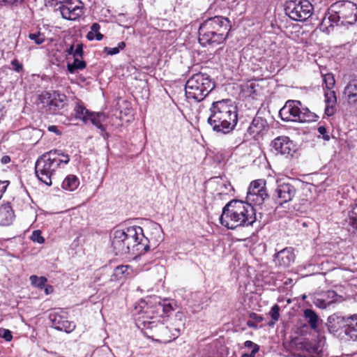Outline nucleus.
<instances>
[{
	"label": "nucleus",
	"mask_w": 357,
	"mask_h": 357,
	"mask_svg": "<svg viewBox=\"0 0 357 357\" xmlns=\"http://www.w3.org/2000/svg\"><path fill=\"white\" fill-rule=\"evenodd\" d=\"M208 123L217 132L227 134L234 130L238 123V109L229 98L212 102Z\"/></svg>",
	"instance_id": "f257e3e1"
},
{
	"label": "nucleus",
	"mask_w": 357,
	"mask_h": 357,
	"mask_svg": "<svg viewBox=\"0 0 357 357\" xmlns=\"http://www.w3.org/2000/svg\"><path fill=\"white\" fill-rule=\"evenodd\" d=\"M256 220L255 209L250 204L234 199L222 208L220 222L229 229L252 225Z\"/></svg>",
	"instance_id": "f03ea898"
},
{
	"label": "nucleus",
	"mask_w": 357,
	"mask_h": 357,
	"mask_svg": "<svg viewBox=\"0 0 357 357\" xmlns=\"http://www.w3.org/2000/svg\"><path fill=\"white\" fill-rule=\"evenodd\" d=\"M356 21V4L350 1H339L328 8L321 23V29L329 33L333 29L334 25H351Z\"/></svg>",
	"instance_id": "7ed1b4c3"
},
{
	"label": "nucleus",
	"mask_w": 357,
	"mask_h": 357,
	"mask_svg": "<svg viewBox=\"0 0 357 357\" xmlns=\"http://www.w3.org/2000/svg\"><path fill=\"white\" fill-rule=\"evenodd\" d=\"M229 20L222 16H215L204 20L199 27L198 40L201 45L216 46L223 43L230 31Z\"/></svg>",
	"instance_id": "20e7f679"
},
{
	"label": "nucleus",
	"mask_w": 357,
	"mask_h": 357,
	"mask_svg": "<svg viewBox=\"0 0 357 357\" xmlns=\"http://www.w3.org/2000/svg\"><path fill=\"white\" fill-rule=\"evenodd\" d=\"M70 162V156L61 150L53 149L40 156L35 165L38 178L48 186L52 184V178L56 171Z\"/></svg>",
	"instance_id": "39448f33"
},
{
	"label": "nucleus",
	"mask_w": 357,
	"mask_h": 357,
	"mask_svg": "<svg viewBox=\"0 0 357 357\" xmlns=\"http://www.w3.org/2000/svg\"><path fill=\"white\" fill-rule=\"evenodd\" d=\"M147 312L139 313L135 318V324L145 336L153 340L167 343L172 340L169 335V330L162 322L152 317L146 316Z\"/></svg>",
	"instance_id": "423d86ee"
},
{
	"label": "nucleus",
	"mask_w": 357,
	"mask_h": 357,
	"mask_svg": "<svg viewBox=\"0 0 357 357\" xmlns=\"http://www.w3.org/2000/svg\"><path fill=\"white\" fill-rule=\"evenodd\" d=\"M211 77L203 73L192 75L185 85V96L188 100L200 102L214 89Z\"/></svg>",
	"instance_id": "0eeeda50"
},
{
	"label": "nucleus",
	"mask_w": 357,
	"mask_h": 357,
	"mask_svg": "<svg viewBox=\"0 0 357 357\" xmlns=\"http://www.w3.org/2000/svg\"><path fill=\"white\" fill-rule=\"evenodd\" d=\"M279 116L284 121L310 123L316 121L318 116L307 107H303L300 100H288L280 109Z\"/></svg>",
	"instance_id": "6e6552de"
},
{
	"label": "nucleus",
	"mask_w": 357,
	"mask_h": 357,
	"mask_svg": "<svg viewBox=\"0 0 357 357\" xmlns=\"http://www.w3.org/2000/svg\"><path fill=\"white\" fill-rule=\"evenodd\" d=\"M123 229L125 231L129 254L136 256L141 255L149 250L148 239L145 238L143 229L141 227L135 225Z\"/></svg>",
	"instance_id": "1a4fd4ad"
},
{
	"label": "nucleus",
	"mask_w": 357,
	"mask_h": 357,
	"mask_svg": "<svg viewBox=\"0 0 357 357\" xmlns=\"http://www.w3.org/2000/svg\"><path fill=\"white\" fill-rule=\"evenodd\" d=\"M285 13L293 20L303 22L313 12V6L308 0H289L285 4Z\"/></svg>",
	"instance_id": "9d476101"
},
{
	"label": "nucleus",
	"mask_w": 357,
	"mask_h": 357,
	"mask_svg": "<svg viewBox=\"0 0 357 357\" xmlns=\"http://www.w3.org/2000/svg\"><path fill=\"white\" fill-rule=\"evenodd\" d=\"M43 106L52 114H56L67 105V96L59 91H45L39 96Z\"/></svg>",
	"instance_id": "9b49d317"
},
{
	"label": "nucleus",
	"mask_w": 357,
	"mask_h": 357,
	"mask_svg": "<svg viewBox=\"0 0 357 357\" xmlns=\"http://www.w3.org/2000/svg\"><path fill=\"white\" fill-rule=\"evenodd\" d=\"M268 197L266 180L257 179L250 183L246 196L248 202L254 205L259 206Z\"/></svg>",
	"instance_id": "f8f14e48"
},
{
	"label": "nucleus",
	"mask_w": 357,
	"mask_h": 357,
	"mask_svg": "<svg viewBox=\"0 0 357 357\" xmlns=\"http://www.w3.org/2000/svg\"><path fill=\"white\" fill-rule=\"evenodd\" d=\"M296 194V188L291 183L278 181L273 197L277 204L282 205L292 201Z\"/></svg>",
	"instance_id": "ddd939ff"
},
{
	"label": "nucleus",
	"mask_w": 357,
	"mask_h": 357,
	"mask_svg": "<svg viewBox=\"0 0 357 357\" xmlns=\"http://www.w3.org/2000/svg\"><path fill=\"white\" fill-rule=\"evenodd\" d=\"M49 318L52 323V326L57 331L70 333L75 329V324L68 319V313L66 312L60 310L59 312H51Z\"/></svg>",
	"instance_id": "4468645a"
},
{
	"label": "nucleus",
	"mask_w": 357,
	"mask_h": 357,
	"mask_svg": "<svg viewBox=\"0 0 357 357\" xmlns=\"http://www.w3.org/2000/svg\"><path fill=\"white\" fill-rule=\"evenodd\" d=\"M59 8L62 17L69 20H75L84 13L82 3L79 0H67Z\"/></svg>",
	"instance_id": "2eb2a0df"
},
{
	"label": "nucleus",
	"mask_w": 357,
	"mask_h": 357,
	"mask_svg": "<svg viewBox=\"0 0 357 357\" xmlns=\"http://www.w3.org/2000/svg\"><path fill=\"white\" fill-rule=\"evenodd\" d=\"M337 337L357 341V314L345 317Z\"/></svg>",
	"instance_id": "dca6fc26"
},
{
	"label": "nucleus",
	"mask_w": 357,
	"mask_h": 357,
	"mask_svg": "<svg viewBox=\"0 0 357 357\" xmlns=\"http://www.w3.org/2000/svg\"><path fill=\"white\" fill-rule=\"evenodd\" d=\"M111 245L116 255L129 254L125 231L121 229H114L110 233Z\"/></svg>",
	"instance_id": "f3484780"
},
{
	"label": "nucleus",
	"mask_w": 357,
	"mask_h": 357,
	"mask_svg": "<svg viewBox=\"0 0 357 357\" xmlns=\"http://www.w3.org/2000/svg\"><path fill=\"white\" fill-rule=\"evenodd\" d=\"M273 149L286 157H293L297 151L296 145L289 137L279 136L272 142Z\"/></svg>",
	"instance_id": "a211bd4d"
},
{
	"label": "nucleus",
	"mask_w": 357,
	"mask_h": 357,
	"mask_svg": "<svg viewBox=\"0 0 357 357\" xmlns=\"http://www.w3.org/2000/svg\"><path fill=\"white\" fill-rule=\"evenodd\" d=\"M287 52L283 48H276L271 51L269 55L268 61L270 62L269 70L275 71L277 68L285 65Z\"/></svg>",
	"instance_id": "6ab92c4d"
},
{
	"label": "nucleus",
	"mask_w": 357,
	"mask_h": 357,
	"mask_svg": "<svg viewBox=\"0 0 357 357\" xmlns=\"http://www.w3.org/2000/svg\"><path fill=\"white\" fill-rule=\"evenodd\" d=\"M295 255L291 248H285L277 252L274 256L275 265L287 268L291 266L294 261Z\"/></svg>",
	"instance_id": "aec40b11"
},
{
	"label": "nucleus",
	"mask_w": 357,
	"mask_h": 357,
	"mask_svg": "<svg viewBox=\"0 0 357 357\" xmlns=\"http://www.w3.org/2000/svg\"><path fill=\"white\" fill-rule=\"evenodd\" d=\"M268 128V125L266 120L261 116H256L252 119L247 131L250 136L253 138H256L264 131L267 130Z\"/></svg>",
	"instance_id": "412c9836"
},
{
	"label": "nucleus",
	"mask_w": 357,
	"mask_h": 357,
	"mask_svg": "<svg viewBox=\"0 0 357 357\" xmlns=\"http://www.w3.org/2000/svg\"><path fill=\"white\" fill-rule=\"evenodd\" d=\"M324 113L327 116H333L337 112V98L335 91H324Z\"/></svg>",
	"instance_id": "4be33fe9"
},
{
	"label": "nucleus",
	"mask_w": 357,
	"mask_h": 357,
	"mask_svg": "<svg viewBox=\"0 0 357 357\" xmlns=\"http://www.w3.org/2000/svg\"><path fill=\"white\" fill-rule=\"evenodd\" d=\"M296 348L301 350L299 356L301 357H320V351L319 347L308 341L299 342L296 344Z\"/></svg>",
	"instance_id": "5701e85b"
},
{
	"label": "nucleus",
	"mask_w": 357,
	"mask_h": 357,
	"mask_svg": "<svg viewBox=\"0 0 357 357\" xmlns=\"http://www.w3.org/2000/svg\"><path fill=\"white\" fill-rule=\"evenodd\" d=\"M344 95L349 105L357 107V78L349 80L344 89Z\"/></svg>",
	"instance_id": "b1692460"
},
{
	"label": "nucleus",
	"mask_w": 357,
	"mask_h": 357,
	"mask_svg": "<svg viewBox=\"0 0 357 357\" xmlns=\"http://www.w3.org/2000/svg\"><path fill=\"white\" fill-rule=\"evenodd\" d=\"M14 211L9 202L0 206V225L9 226L15 220Z\"/></svg>",
	"instance_id": "393cba45"
},
{
	"label": "nucleus",
	"mask_w": 357,
	"mask_h": 357,
	"mask_svg": "<svg viewBox=\"0 0 357 357\" xmlns=\"http://www.w3.org/2000/svg\"><path fill=\"white\" fill-rule=\"evenodd\" d=\"M345 317L333 314L327 319L326 326L329 333L334 336L337 335L342 324H344Z\"/></svg>",
	"instance_id": "a878e982"
},
{
	"label": "nucleus",
	"mask_w": 357,
	"mask_h": 357,
	"mask_svg": "<svg viewBox=\"0 0 357 357\" xmlns=\"http://www.w3.org/2000/svg\"><path fill=\"white\" fill-rule=\"evenodd\" d=\"M303 317L310 328L314 331H317L320 319L315 311L312 309H305L303 311Z\"/></svg>",
	"instance_id": "bb28decb"
},
{
	"label": "nucleus",
	"mask_w": 357,
	"mask_h": 357,
	"mask_svg": "<svg viewBox=\"0 0 357 357\" xmlns=\"http://www.w3.org/2000/svg\"><path fill=\"white\" fill-rule=\"evenodd\" d=\"M107 119L106 115L102 112H91L87 117V122L90 121L93 125L96 126L98 129L102 131H105V128L102 125V123L105 121Z\"/></svg>",
	"instance_id": "cd10ccee"
},
{
	"label": "nucleus",
	"mask_w": 357,
	"mask_h": 357,
	"mask_svg": "<svg viewBox=\"0 0 357 357\" xmlns=\"http://www.w3.org/2000/svg\"><path fill=\"white\" fill-rule=\"evenodd\" d=\"M79 185V180L77 176L69 174L63 181L61 187L65 190L73 191L78 188Z\"/></svg>",
	"instance_id": "c85d7f7f"
},
{
	"label": "nucleus",
	"mask_w": 357,
	"mask_h": 357,
	"mask_svg": "<svg viewBox=\"0 0 357 357\" xmlns=\"http://www.w3.org/2000/svg\"><path fill=\"white\" fill-rule=\"evenodd\" d=\"M83 56H74L73 63H68L67 70L74 74L77 70H83L86 67V63L82 59Z\"/></svg>",
	"instance_id": "c756f323"
},
{
	"label": "nucleus",
	"mask_w": 357,
	"mask_h": 357,
	"mask_svg": "<svg viewBox=\"0 0 357 357\" xmlns=\"http://www.w3.org/2000/svg\"><path fill=\"white\" fill-rule=\"evenodd\" d=\"M75 116L76 119H79L82 120L84 123H87V117L91 113L83 105V103L79 100L77 102L75 108Z\"/></svg>",
	"instance_id": "7c9ffc66"
},
{
	"label": "nucleus",
	"mask_w": 357,
	"mask_h": 357,
	"mask_svg": "<svg viewBox=\"0 0 357 357\" xmlns=\"http://www.w3.org/2000/svg\"><path fill=\"white\" fill-rule=\"evenodd\" d=\"M100 26L98 23H93L91 26V30L86 34V38L89 40H101L103 35L100 32Z\"/></svg>",
	"instance_id": "2f4dec72"
},
{
	"label": "nucleus",
	"mask_w": 357,
	"mask_h": 357,
	"mask_svg": "<svg viewBox=\"0 0 357 357\" xmlns=\"http://www.w3.org/2000/svg\"><path fill=\"white\" fill-rule=\"evenodd\" d=\"M66 55H73L74 56H83V44L79 43L76 45L75 48L74 44H72L65 50Z\"/></svg>",
	"instance_id": "473e14b6"
},
{
	"label": "nucleus",
	"mask_w": 357,
	"mask_h": 357,
	"mask_svg": "<svg viewBox=\"0 0 357 357\" xmlns=\"http://www.w3.org/2000/svg\"><path fill=\"white\" fill-rule=\"evenodd\" d=\"M29 280L33 287H38L40 289H43L45 287V284L47 282V279L45 276L38 277L35 275H31Z\"/></svg>",
	"instance_id": "72a5a7b5"
},
{
	"label": "nucleus",
	"mask_w": 357,
	"mask_h": 357,
	"mask_svg": "<svg viewBox=\"0 0 357 357\" xmlns=\"http://www.w3.org/2000/svg\"><path fill=\"white\" fill-rule=\"evenodd\" d=\"M323 82L324 84L323 86L324 91L328 90L333 91V88L335 86V80L334 75L332 73L325 74L323 76Z\"/></svg>",
	"instance_id": "f704fd0d"
},
{
	"label": "nucleus",
	"mask_w": 357,
	"mask_h": 357,
	"mask_svg": "<svg viewBox=\"0 0 357 357\" xmlns=\"http://www.w3.org/2000/svg\"><path fill=\"white\" fill-rule=\"evenodd\" d=\"M125 47H126V43L122 41L118 44V47H116L112 48V47H105L104 48L103 52L108 55H114V54H117L120 52V50H123Z\"/></svg>",
	"instance_id": "c9c22d12"
},
{
	"label": "nucleus",
	"mask_w": 357,
	"mask_h": 357,
	"mask_svg": "<svg viewBox=\"0 0 357 357\" xmlns=\"http://www.w3.org/2000/svg\"><path fill=\"white\" fill-rule=\"evenodd\" d=\"M280 306L278 304H275L271 309L269 312V314L273 321V323L269 324V325H273L275 321H278L280 318Z\"/></svg>",
	"instance_id": "e433bc0d"
},
{
	"label": "nucleus",
	"mask_w": 357,
	"mask_h": 357,
	"mask_svg": "<svg viewBox=\"0 0 357 357\" xmlns=\"http://www.w3.org/2000/svg\"><path fill=\"white\" fill-rule=\"evenodd\" d=\"M29 39L31 40H33L36 44L37 45H41L44 43L45 40V37L44 33H40V31L34 33H30L29 35Z\"/></svg>",
	"instance_id": "4c0bfd02"
},
{
	"label": "nucleus",
	"mask_w": 357,
	"mask_h": 357,
	"mask_svg": "<svg viewBox=\"0 0 357 357\" xmlns=\"http://www.w3.org/2000/svg\"><path fill=\"white\" fill-rule=\"evenodd\" d=\"M31 240L34 243L42 244L45 242V238L42 236V232L39 229L34 230L30 237Z\"/></svg>",
	"instance_id": "58836bf2"
},
{
	"label": "nucleus",
	"mask_w": 357,
	"mask_h": 357,
	"mask_svg": "<svg viewBox=\"0 0 357 357\" xmlns=\"http://www.w3.org/2000/svg\"><path fill=\"white\" fill-rule=\"evenodd\" d=\"M161 310L163 314L167 316L168 314L173 310V307L170 303H164L162 304L159 303L158 306V310Z\"/></svg>",
	"instance_id": "ea45409f"
},
{
	"label": "nucleus",
	"mask_w": 357,
	"mask_h": 357,
	"mask_svg": "<svg viewBox=\"0 0 357 357\" xmlns=\"http://www.w3.org/2000/svg\"><path fill=\"white\" fill-rule=\"evenodd\" d=\"M0 337L7 342H9L13 339L11 331L6 328H0Z\"/></svg>",
	"instance_id": "a19ab883"
},
{
	"label": "nucleus",
	"mask_w": 357,
	"mask_h": 357,
	"mask_svg": "<svg viewBox=\"0 0 357 357\" xmlns=\"http://www.w3.org/2000/svg\"><path fill=\"white\" fill-rule=\"evenodd\" d=\"M128 266H119L114 269V275L116 276L123 275L128 271Z\"/></svg>",
	"instance_id": "79ce46f5"
},
{
	"label": "nucleus",
	"mask_w": 357,
	"mask_h": 357,
	"mask_svg": "<svg viewBox=\"0 0 357 357\" xmlns=\"http://www.w3.org/2000/svg\"><path fill=\"white\" fill-rule=\"evenodd\" d=\"M11 65L13 66V69L17 73H20L23 70V65L20 63L17 59H15L11 61Z\"/></svg>",
	"instance_id": "37998d69"
},
{
	"label": "nucleus",
	"mask_w": 357,
	"mask_h": 357,
	"mask_svg": "<svg viewBox=\"0 0 357 357\" xmlns=\"http://www.w3.org/2000/svg\"><path fill=\"white\" fill-rule=\"evenodd\" d=\"M9 183L8 181H0V199L2 198Z\"/></svg>",
	"instance_id": "c03bdc74"
},
{
	"label": "nucleus",
	"mask_w": 357,
	"mask_h": 357,
	"mask_svg": "<svg viewBox=\"0 0 357 357\" xmlns=\"http://www.w3.org/2000/svg\"><path fill=\"white\" fill-rule=\"evenodd\" d=\"M317 130L319 132V134L322 135H323V138L325 140H329L330 139V137L329 135L327 134V129L326 127L323 126H319L318 128H317Z\"/></svg>",
	"instance_id": "a18cd8bd"
},
{
	"label": "nucleus",
	"mask_w": 357,
	"mask_h": 357,
	"mask_svg": "<svg viewBox=\"0 0 357 357\" xmlns=\"http://www.w3.org/2000/svg\"><path fill=\"white\" fill-rule=\"evenodd\" d=\"M24 0H0V5L13 6L22 2Z\"/></svg>",
	"instance_id": "49530a36"
},
{
	"label": "nucleus",
	"mask_w": 357,
	"mask_h": 357,
	"mask_svg": "<svg viewBox=\"0 0 357 357\" xmlns=\"http://www.w3.org/2000/svg\"><path fill=\"white\" fill-rule=\"evenodd\" d=\"M249 317L251 319L255 321L257 323H261L264 320V317L261 315L255 312H251Z\"/></svg>",
	"instance_id": "de8ad7c7"
},
{
	"label": "nucleus",
	"mask_w": 357,
	"mask_h": 357,
	"mask_svg": "<svg viewBox=\"0 0 357 357\" xmlns=\"http://www.w3.org/2000/svg\"><path fill=\"white\" fill-rule=\"evenodd\" d=\"M259 350V347L256 344L250 354H243L241 357H255Z\"/></svg>",
	"instance_id": "09e8293b"
},
{
	"label": "nucleus",
	"mask_w": 357,
	"mask_h": 357,
	"mask_svg": "<svg viewBox=\"0 0 357 357\" xmlns=\"http://www.w3.org/2000/svg\"><path fill=\"white\" fill-rule=\"evenodd\" d=\"M43 289H44L45 293L46 295L51 294L54 292V287H53V286H52L50 284L47 285L45 284V286Z\"/></svg>",
	"instance_id": "8fccbe9b"
},
{
	"label": "nucleus",
	"mask_w": 357,
	"mask_h": 357,
	"mask_svg": "<svg viewBox=\"0 0 357 357\" xmlns=\"http://www.w3.org/2000/svg\"><path fill=\"white\" fill-rule=\"evenodd\" d=\"M349 225H351L354 228H357V216L356 217H349Z\"/></svg>",
	"instance_id": "3c124183"
},
{
	"label": "nucleus",
	"mask_w": 357,
	"mask_h": 357,
	"mask_svg": "<svg viewBox=\"0 0 357 357\" xmlns=\"http://www.w3.org/2000/svg\"><path fill=\"white\" fill-rule=\"evenodd\" d=\"M255 345H256V344H255L253 342H252L250 340H247L244 343L245 347L248 348V349H250V348L253 349Z\"/></svg>",
	"instance_id": "603ef678"
},
{
	"label": "nucleus",
	"mask_w": 357,
	"mask_h": 357,
	"mask_svg": "<svg viewBox=\"0 0 357 357\" xmlns=\"http://www.w3.org/2000/svg\"><path fill=\"white\" fill-rule=\"evenodd\" d=\"M51 5H58L66 1L67 0H47Z\"/></svg>",
	"instance_id": "864d4df0"
},
{
	"label": "nucleus",
	"mask_w": 357,
	"mask_h": 357,
	"mask_svg": "<svg viewBox=\"0 0 357 357\" xmlns=\"http://www.w3.org/2000/svg\"><path fill=\"white\" fill-rule=\"evenodd\" d=\"M326 294L327 295L328 297L329 298H335V296H337V294L335 291H333V290H328L326 292Z\"/></svg>",
	"instance_id": "5fc2aeb1"
},
{
	"label": "nucleus",
	"mask_w": 357,
	"mask_h": 357,
	"mask_svg": "<svg viewBox=\"0 0 357 357\" xmlns=\"http://www.w3.org/2000/svg\"><path fill=\"white\" fill-rule=\"evenodd\" d=\"M48 130L52 132H54L57 134H60L61 132L58 130L57 127L56 126H51L48 128Z\"/></svg>",
	"instance_id": "6e6d98bb"
},
{
	"label": "nucleus",
	"mask_w": 357,
	"mask_h": 357,
	"mask_svg": "<svg viewBox=\"0 0 357 357\" xmlns=\"http://www.w3.org/2000/svg\"><path fill=\"white\" fill-rule=\"evenodd\" d=\"M10 161V157H9V156H8V155H4V156H3V158H1V162H2L3 163L6 164V163L9 162Z\"/></svg>",
	"instance_id": "4d7b16f0"
},
{
	"label": "nucleus",
	"mask_w": 357,
	"mask_h": 357,
	"mask_svg": "<svg viewBox=\"0 0 357 357\" xmlns=\"http://www.w3.org/2000/svg\"><path fill=\"white\" fill-rule=\"evenodd\" d=\"M247 325L249 327L254 328H256L257 327V324L253 323V322H252L251 321H248V323H247Z\"/></svg>",
	"instance_id": "13d9d810"
},
{
	"label": "nucleus",
	"mask_w": 357,
	"mask_h": 357,
	"mask_svg": "<svg viewBox=\"0 0 357 357\" xmlns=\"http://www.w3.org/2000/svg\"><path fill=\"white\" fill-rule=\"evenodd\" d=\"M353 214L357 216V203L356 204V206L353 209Z\"/></svg>",
	"instance_id": "bf43d9fd"
},
{
	"label": "nucleus",
	"mask_w": 357,
	"mask_h": 357,
	"mask_svg": "<svg viewBox=\"0 0 357 357\" xmlns=\"http://www.w3.org/2000/svg\"><path fill=\"white\" fill-rule=\"evenodd\" d=\"M3 116V106L0 103V119Z\"/></svg>",
	"instance_id": "052dcab7"
},
{
	"label": "nucleus",
	"mask_w": 357,
	"mask_h": 357,
	"mask_svg": "<svg viewBox=\"0 0 357 357\" xmlns=\"http://www.w3.org/2000/svg\"><path fill=\"white\" fill-rule=\"evenodd\" d=\"M255 86V84L254 83H252V84H250V89H254Z\"/></svg>",
	"instance_id": "680f3d73"
}]
</instances>
